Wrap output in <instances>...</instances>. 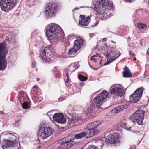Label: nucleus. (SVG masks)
Listing matches in <instances>:
<instances>
[{
	"mask_svg": "<svg viewBox=\"0 0 149 149\" xmlns=\"http://www.w3.org/2000/svg\"><path fill=\"white\" fill-rule=\"evenodd\" d=\"M129 55H131L133 56H135L134 54L131 51H130L129 52Z\"/></svg>",
	"mask_w": 149,
	"mask_h": 149,
	"instance_id": "37",
	"label": "nucleus"
},
{
	"mask_svg": "<svg viewBox=\"0 0 149 149\" xmlns=\"http://www.w3.org/2000/svg\"><path fill=\"white\" fill-rule=\"evenodd\" d=\"M59 142L61 144L58 147V149H66L68 148L66 143V141L65 140H63V139L59 140Z\"/></svg>",
	"mask_w": 149,
	"mask_h": 149,
	"instance_id": "21",
	"label": "nucleus"
},
{
	"mask_svg": "<svg viewBox=\"0 0 149 149\" xmlns=\"http://www.w3.org/2000/svg\"><path fill=\"white\" fill-rule=\"evenodd\" d=\"M78 77L79 80L81 81H85L88 79L86 77L83 76L80 74H79Z\"/></svg>",
	"mask_w": 149,
	"mask_h": 149,
	"instance_id": "26",
	"label": "nucleus"
},
{
	"mask_svg": "<svg viewBox=\"0 0 149 149\" xmlns=\"http://www.w3.org/2000/svg\"><path fill=\"white\" fill-rule=\"evenodd\" d=\"M94 3H94V2H93V4H94Z\"/></svg>",
	"mask_w": 149,
	"mask_h": 149,
	"instance_id": "51",
	"label": "nucleus"
},
{
	"mask_svg": "<svg viewBox=\"0 0 149 149\" xmlns=\"http://www.w3.org/2000/svg\"><path fill=\"white\" fill-rule=\"evenodd\" d=\"M100 143H101V147L105 143H116L120 142L119 137L118 134L113 133L109 134L106 138H103L100 140Z\"/></svg>",
	"mask_w": 149,
	"mask_h": 149,
	"instance_id": "8",
	"label": "nucleus"
},
{
	"mask_svg": "<svg viewBox=\"0 0 149 149\" xmlns=\"http://www.w3.org/2000/svg\"><path fill=\"white\" fill-rule=\"evenodd\" d=\"M80 20H79V24L80 25L82 26H88L90 22V17L88 16L86 17L83 15L80 16Z\"/></svg>",
	"mask_w": 149,
	"mask_h": 149,
	"instance_id": "14",
	"label": "nucleus"
},
{
	"mask_svg": "<svg viewBox=\"0 0 149 149\" xmlns=\"http://www.w3.org/2000/svg\"><path fill=\"white\" fill-rule=\"evenodd\" d=\"M86 149H97V147L93 145H91Z\"/></svg>",
	"mask_w": 149,
	"mask_h": 149,
	"instance_id": "30",
	"label": "nucleus"
},
{
	"mask_svg": "<svg viewBox=\"0 0 149 149\" xmlns=\"http://www.w3.org/2000/svg\"><path fill=\"white\" fill-rule=\"evenodd\" d=\"M13 135V134L12 133H6V132H4V133H1V135L0 136L2 135Z\"/></svg>",
	"mask_w": 149,
	"mask_h": 149,
	"instance_id": "35",
	"label": "nucleus"
},
{
	"mask_svg": "<svg viewBox=\"0 0 149 149\" xmlns=\"http://www.w3.org/2000/svg\"><path fill=\"white\" fill-rule=\"evenodd\" d=\"M68 70L67 69L65 70V72H66V76L67 77V80L65 81V82L68 83L69 81V74L68 72Z\"/></svg>",
	"mask_w": 149,
	"mask_h": 149,
	"instance_id": "31",
	"label": "nucleus"
},
{
	"mask_svg": "<svg viewBox=\"0 0 149 149\" xmlns=\"http://www.w3.org/2000/svg\"><path fill=\"white\" fill-rule=\"evenodd\" d=\"M137 26L138 28L140 29L145 28L147 27L146 25L141 23H139L138 24Z\"/></svg>",
	"mask_w": 149,
	"mask_h": 149,
	"instance_id": "28",
	"label": "nucleus"
},
{
	"mask_svg": "<svg viewBox=\"0 0 149 149\" xmlns=\"http://www.w3.org/2000/svg\"><path fill=\"white\" fill-rule=\"evenodd\" d=\"M35 64V63H32V64H33H33Z\"/></svg>",
	"mask_w": 149,
	"mask_h": 149,
	"instance_id": "49",
	"label": "nucleus"
},
{
	"mask_svg": "<svg viewBox=\"0 0 149 149\" xmlns=\"http://www.w3.org/2000/svg\"><path fill=\"white\" fill-rule=\"evenodd\" d=\"M110 95L105 90L100 93L98 96L94 99V102L97 107L100 106L107 98H109Z\"/></svg>",
	"mask_w": 149,
	"mask_h": 149,
	"instance_id": "10",
	"label": "nucleus"
},
{
	"mask_svg": "<svg viewBox=\"0 0 149 149\" xmlns=\"http://www.w3.org/2000/svg\"><path fill=\"white\" fill-rule=\"evenodd\" d=\"M147 54H149V48L147 50Z\"/></svg>",
	"mask_w": 149,
	"mask_h": 149,
	"instance_id": "40",
	"label": "nucleus"
},
{
	"mask_svg": "<svg viewBox=\"0 0 149 149\" xmlns=\"http://www.w3.org/2000/svg\"><path fill=\"white\" fill-rule=\"evenodd\" d=\"M30 107V103L29 102H24L23 104L22 107L24 109L29 108Z\"/></svg>",
	"mask_w": 149,
	"mask_h": 149,
	"instance_id": "27",
	"label": "nucleus"
},
{
	"mask_svg": "<svg viewBox=\"0 0 149 149\" xmlns=\"http://www.w3.org/2000/svg\"><path fill=\"white\" fill-rule=\"evenodd\" d=\"M7 53L4 44H0V70H4L7 67V62L5 58Z\"/></svg>",
	"mask_w": 149,
	"mask_h": 149,
	"instance_id": "4",
	"label": "nucleus"
},
{
	"mask_svg": "<svg viewBox=\"0 0 149 149\" xmlns=\"http://www.w3.org/2000/svg\"><path fill=\"white\" fill-rule=\"evenodd\" d=\"M18 0H1L0 5L1 10L7 12L12 10L18 2Z\"/></svg>",
	"mask_w": 149,
	"mask_h": 149,
	"instance_id": "6",
	"label": "nucleus"
},
{
	"mask_svg": "<svg viewBox=\"0 0 149 149\" xmlns=\"http://www.w3.org/2000/svg\"><path fill=\"white\" fill-rule=\"evenodd\" d=\"M70 137V136H69L63 138V140H65L66 141V143L68 148L72 147L74 144V142L72 141L71 139H69Z\"/></svg>",
	"mask_w": 149,
	"mask_h": 149,
	"instance_id": "18",
	"label": "nucleus"
},
{
	"mask_svg": "<svg viewBox=\"0 0 149 149\" xmlns=\"http://www.w3.org/2000/svg\"><path fill=\"white\" fill-rule=\"evenodd\" d=\"M77 122V119L75 118H73L70 119L68 121V124L72 126L74 125V124Z\"/></svg>",
	"mask_w": 149,
	"mask_h": 149,
	"instance_id": "25",
	"label": "nucleus"
},
{
	"mask_svg": "<svg viewBox=\"0 0 149 149\" xmlns=\"http://www.w3.org/2000/svg\"><path fill=\"white\" fill-rule=\"evenodd\" d=\"M120 54L116 58L113 57V56H111L110 58H108L107 59V62L104 64V65L105 66L110 64V63H111L113 61H114V60L116 59L117 58L119 57L120 56Z\"/></svg>",
	"mask_w": 149,
	"mask_h": 149,
	"instance_id": "24",
	"label": "nucleus"
},
{
	"mask_svg": "<svg viewBox=\"0 0 149 149\" xmlns=\"http://www.w3.org/2000/svg\"><path fill=\"white\" fill-rule=\"evenodd\" d=\"M124 70V71L123 73V75L124 77H130L132 76V74L127 67H125Z\"/></svg>",
	"mask_w": 149,
	"mask_h": 149,
	"instance_id": "20",
	"label": "nucleus"
},
{
	"mask_svg": "<svg viewBox=\"0 0 149 149\" xmlns=\"http://www.w3.org/2000/svg\"><path fill=\"white\" fill-rule=\"evenodd\" d=\"M110 91L111 94L120 96H122L125 93V91L123 88L115 86H113V87H111Z\"/></svg>",
	"mask_w": 149,
	"mask_h": 149,
	"instance_id": "13",
	"label": "nucleus"
},
{
	"mask_svg": "<svg viewBox=\"0 0 149 149\" xmlns=\"http://www.w3.org/2000/svg\"><path fill=\"white\" fill-rule=\"evenodd\" d=\"M39 78H37V81H39Z\"/></svg>",
	"mask_w": 149,
	"mask_h": 149,
	"instance_id": "45",
	"label": "nucleus"
},
{
	"mask_svg": "<svg viewBox=\"0 0 149 149\" xmlns=\"http://www.w3.org/2000/svg\"><path fill=\"white\" fill-rule=\"evenodd\" d=\"M79 9V8H76L74 10H77V9Z\"/></svg>",
	"mask_w": 149,
	"mask_h": 149,
	"instance_id": "46",
	"label": "nucleus"
},
{
	"mask_svg": "<svg viewBox=\"0 0 149 149\" xmlns=\"http://www.w3.org/2000/svg\"><path fill=\"white\" fill-rule=\"evenodd\" d=\"M136 60V58L135 57V58H134V61H135V60Z\"/></svg>",
	"mask_w": 149,
	"mask_h": 149,
	"instance_id": "43",
	"label": "nucleus"
},
{
	"mask_svg": "<svg viewBox=\"0 0 149 149\" xmlns=\"http://www.w3.org/2000/svg\"><path fill=\"white\" fill-rule=\"evenodd\" d=\"M144 89L142 87L140 88L135 91L134 94L130 97V101L134 103L137 102L142 97Z\"/></svg>",
	"mask_w": 149,
	"mask_h": 149,
	"instance_id": "11",
	"label": "nucleus"
},
{
	"mask_svg": "<svg viewBox=\"0 0 149 149\" xmlns=\"http://www.w3.org/2000/svg\"><path fill=\"white\" fill-rule=\"evenodd\" d=\"M78 50L77 48H74V46L69 49L68 51V54L71 56L74 55Z\"/></svg>",
	"mask_w": 149,
	"mask_h": 149,
	"instance_id": "23",
	"label": "nucleus"
},
{
	"mask_svg": "<svg viewBox=\"0 0 149 149\" xmlns=\"http://www.w3.org/2000/svg\"><path fill=\"white\" fill-rule=\"evenodd\" d=\"M113 57H114L115 58H116V56H113Z\"/></svg>",
	"mask_w": 149,
	"mask_h": 149,
	"instance_id": "48",
	"label": "nucleus"
},
{
	"mask_svg": "<svg viewBox=\"0 0 149 149\" xmlns=\"http://www.w3.org/2000/svg\"><path fill=\"white\" fill-rule=\"evenodd\" d=\"M122 126L124 127L127 130L130 131H131L132 130L131 129L132 128V127H128L127 126V124L125 123H123V124H122Z\"/></svg>",
	"mask_w": 149,
	"mask_h": 149,
	"instance_id": "29",
	"label": "nucleus"
},
{
	"mask_svg": "<svg viewBox=\"0 0 149 149\" xmlns=\"http://www.w3.org/2000/svg\"><path fill=\"white\" fill-rule=\"evenodd\" d=\"M36 86H34L33 87V88H36Z\"/></svg>",
	"mask_w": 149,
	"mask_h": 149,
	"instance_id": "42",
	"label": "nucleus"
},
{
	"mask_svg": "<svg viewBox=\"0 0 149 149\" xmlns=\"http://www.w3.org/2000/svg\"><path fill=\"white\" fill-rule=\"evenodd\" d=\"M3 149H5V148L4 147V146H3Z\"/></svg>",
	"mask_w": 149,
	"mask_h": 149,
	"instance_id": "47",
	"label": "nucleus"
},
{
	"mask_svg": "<svg viewBox=\"0 0 149 149\" xmlns=\"http://www.w3.org/2000/svg\"><path fill=\"white\" fill-rule=\"evenodd\" d=\"M49 50V48L48 47H47L41 52L40 54V57L41 58V59L43 60V61H49L48 60H47V58H46L45 56L46 53Z\"/></svg>",
	"mask_w": 149,
	"mask_h": 149,
	"instance_id": "17",
	"label": "nucleus"
},
{
	"mask_svg": "<svg viewBox=\"0 0 149 149\" xmlns=\"http://www.w3.org/2000/svg\"><path fill=\"white\" fill-rule=\"evenodd\" d=\"M53 118L54 120L61 124H64L66 121V118L64 117V115L61 113H55L53 115Z\"/></svg>",
	"mask_w": 149,
	"mask_h": 149,
	"instance_id": "12",
	"label": "nucleus"
},
{
	"mask_svg": "<svg viewBox=\"0 0 149 149\" xmlns=\"http://www.w3.org/2000/svg\"><path fill=\"white\" fill-rule=\"evenodd\" d=\"M100 124V122L99 121H95L89 124L86 127V134L91 137L98 133L99 130L97 127Z\"/></svg>",
	"mask_w": 149,
	"mask_h": 149,
	"instance_id": "5",
	"label": "nucleus"
},
{
	"mask_svg": "<svg viewBox=\"0 0 149 149\" xmlns=\"http://www.w3.org/2000/svg\"><path fill=\"white\" fill-rule=\"evenodd\" d=\"M6 145L4 146L6 148L7 146H15L17 144V142L16 140L11 141L8 140H4Z\"/></svg>",
	"mask_w": 149,
	"mask_h": 149,
	"instance_id": "16",
	"label": "nucleus"
},
{
	"mask_svg": "<svg viewBox=\"0 0 149 149\" xmlns=\"http://www.w3.org/2000/svg\"><path fill=\"white\" fill-rule=\"evenodd\" d=\"M98 23H99V21H97L93 25H92V26H94V27L95 26H97L98 24Z\"/></svg>",
	"mask_w": 149,
	"mask_h": 149,
	"instance_id": "38",
	"label": "nucleus"
},
{
	"mask_svg": "<svg viewBox=\"0 0 149 149\" xmlns=\"http://www.w3.org/2000/svg\"><path fill=\"white\" fill-rule=\"evenodd\" d=\"M144 113L142 110H137L130 117V119L134 123L141 125L143 122Z\"/></svg>",
	"mask_w": 149,
	"mask_h": 149,
	"instance_id": "7",
	"label": "nucleus"
},
{
	"mask_svg": "<svg viewBox=\"0 0 149 149\" xmlns=\"http://www.w3.org/2000/svg\"><path fill=\"white\" fill-rule=\"evenodd\" d=\"M46 34L50 40H54L58 36L63 34L62 29L57 24H52L47 26L46 28Z\"/></svg>",
	"mask_w": 149,
	"mask_h": 149,
	"instance_id": "2",
	"label": "nucleus"
},
{
	"mask_svg": "<svg viewBox=\"0 0 149 149\" xmlns=\"http://www.w3.org/2000/svg\"><path fill=\"white\" fill-rule=\"evenodd\" d=\"M66 98V97L65 96H62L61 97L58 99L59 101H61L65 99Z\"/></svg>",
	"mask_w": 149,
	"mask_h": 149,
	"instance_id": "33",
	"label": "nucleus"
},
{
	"mask_svg": "<svg viewBox=\"0 0 149 149\" xmlns=\"http://www.w3.org/2000/svg\"><path fill=\"white\" fill-rule=\"evenodd\" d=\"M130 149H132V148H130Z\"/></svg>",
	"mask_w": 149,
	"mask_h": 149,
	"instance_id": "50",
	"label": "nucleus"
},
{
	"mask_svg": "<svg viewBox=\"0 0 149 149\" xmlns=\"http://www.w3.org/2000/svg\"><path fill=\"white\" fill-rule=\"evenodd\" d=\"M111 42L112 43H114L115 44L116 43V42H114L113 41H111Z\"/></svg>",
	"mask_w": 149,
	"mask_h": 149,
	"instance_id": "44",
	"label": "nucleus"
},
{
	"mask_svg": "<svg viewBox=\"0 0 149 149\" xmlns=\"http://www.w3.org/2000/svg\"><path fill=\"white\" fill-rule=\"evenodd\" d=\"M52 129L47 127L46 125L42 123L39 125L37 135L40 139H45L50 136L52 134Z\"/></svg>",
	"mask_w": 149,
	"mask_h": 149,
	"instance_id": "3",
	"label": "nucleus"
},
{
	"mask_svg": "<svg viewBox=\"0 0 149 149\" xmlns=\"http://www.w3.org/2000/svg\"><path fill=\"white\" fill-rule=\"evenodd\" d=\"M95 56H96L95 55H94L91 57V60H93L94 62H96L97 61V59L96 58H94V57Z\"/></svg>",
	"mask_w": 149,
	"mask_h": 149,
	"instance_id": "32",
	"label": "nucleus"
},
{
	"mask_svg": "<svg viewBox=\"0 0 149 149\" xmlns=\"http://www.w3.org/2000/svg\"><path fill=\"white\" fill-rule=\"evenodd\" d=\"M83 40L80 38H77L74 42V48L79 49L83 45Z\"/></svg>",
	"mask_w": 149,
	"mask_h": 149,
	"instance_id": "15",
	"label": "nucleus"
},
{
	"mask_svg": "<svg viewBox=\"0 0 149 149\" xmlns=\"http://www.w3.org/2000/svg\"><path fill=\"white\" fill-rule=\"evenodd\" d=\"M113 6L112 3L105 0H97L94 4V11L101 17L106 18L107 17V13L113 8Z\"/></svg>",
	"mask_w": 149,
	"mask_h": 149,
	"instance_id": "1",
	"label": "nucleus"
},
{
	"mask_svg": "<svg viewBox=\"0 0 149 149\" xmlns=\"http://www.w3.org/2000/svg\"><path fill=\"white\" fill-rule=\"evenodd\" d=\"M91 112V107H88L87 109L86 113L87 114H89Z\"/></svg>",
	"mask_w": 149,
	"mask_h": 149,
	"instance_id": "34",
	"label": "nucleus"
},
{
	"mask_svg": "<svg viewBox=\"0 0 149 149\" xmlns=\"http://www.w3.org/2000/svg\"><path fill=\"white\" fill-rule=\"evenodd\" d=\"M106 41V39L105 38H104L102 39V41L104 42Z\"/></svg>",
	"mask_w": 149,
	"mask_h": 149,
	"instance_id": "39",
	"label": "nucleus"
},
{
	"mask_svg": "<svg viewBox=\"0 0 149 149\" xmlns=\"http://www.w3.org/2000/svg\"><path fill=\"white\" fill-rule=\"evenodd\" d=\"M127 105L120 106L113 109L111 110V112L112 113H116L120 112V111L125 109L127 108Z\"/></svg>",
	"mask_w": 149,
	"mask_h": 149,
	"instance_id": "19",
	"label": "nucleus"
},
{
	"mask_svg": "<svg viewBox=\"0 0 149 149\" xmlns=\"http://www.w3.org/2000/svg\"><path fill=\"white\" fill-rule=\"evenodd\" d=\"M84 137H85L86 138H88L90 137L89 136L86 134V131L84 132L77 134L75 136V138L76 139H81Z\"/></svg>",
	"mask_w": 149,
	"mask_h": 149,
	"instance_id": "22",
	"label": "nucleus"
},
{
	"mask_svg": "<svg viewBox=\"0 0 149 149\" xmlns=\"http://www.w3.org/2000/svg\"><path fill=\"white\" fill-rule=\"evenodd\" d=\"M125 1L126 2H130L132 1V0H125Z\"/></svg>",
	"mask_w": 149,
	"mask_h": 149,
	"instance_id": "41",
	"label": "nucleus"
},
{
	"mask_svg": "<svg viewBox=\"0 0 149 149\" xmlns=\"http://www.w3.org/2000/svg\"><path fill=\"white\" fill-rule=\"evenodd\" d=\"M58 9V7L55 3L52 2L48 3L45 9L46 16L48 17L54 16Z\"/></svg>",
	"mask_w": 149,
	"mask_h": 149,
	"instance_id": "9",
	"label": "nucleus"
},
{
	"mask_svg": "<svg viewBox=\"0 0 149 149\" xmlns=\"http://www.w3.org/2000/svg\"><path fill=\"white\" fill-rule=\"evenodd\" d=\"M20 121H17L15 123L14 125L17 127H18L19 126V125L20 124Z\"/></svg>",
	"mask_w": 149,
	"mask_h": 149,
	"instance_id": "36",
	"label": "nucleus"
}]
</instances>
